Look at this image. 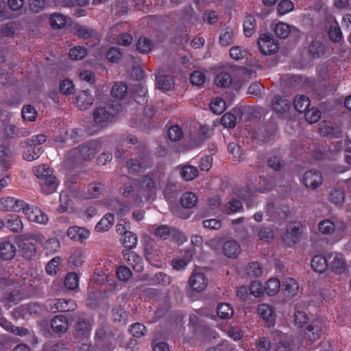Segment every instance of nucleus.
Returning a JSON list of instances; mask_svg holds the SVG:
<instances>
[{"mask_svg": "<svg viewBox=\"0 0 351 351\" xmlns=\"http://www.w3.org/2000/svg\"><path fill=\"white\" fill-rule=\"evenodd\" d=\"M16 247L9 241L0 243V257L4 260L12 259L16 254Z\"/></svg>", "mask_w": 351, "mask_h": 351, "instance_id": "6ab92c4d", "label": "nucleus"}, {"mask_svg": "<svg viewBox=\"0 0 351 351\" xmlns=\"http://www.w3.org/2000/svg\"><path fill=\"white\" fill-rule=\"evenodd\" d=\"M128 93V86L123 82L115 83L111 90L112 97L119 99H123Z\"/></svg>", "mask_w": 351, "mask_h": 351, "instance_id": "79ce46f5", "label": "nucleus"}, {"mask_svg": "<svg viewBox=\"0 0 351 351\" xmlns=\"http://www.w3.org/2000/svg\"><path fill=\"white\" fill-rule=\"evenodd\" d=\"M87 55V50L82 46H76L70 49L69 56L72 60H80L84 59Z\"/></svg>", "mask_w": 351, "mask_h": 351, "instance_id": "09e8293b", "label": "nucleus"}, {"mask_svg": "<svg viewBox=\"0 0 351 351\" xmlns=\"http://www.w3.org/2000/svg\"><path fill=\"white\" fill-rule=\"evenodd\" d=\"M168 136L171 141L176 142L183 137V132L178 125H174L169 129Z\"/></svg>", "mask_w": 351, "mask_h": 351, "instance_id": "69168bd1", "label": "nucleus"}, {"mask_svg": "<svg viewBox=\"0 0 351 351\" xmlns=\"http://www.w3.org/2000/svg\"><path fill=\"white\" fill-rule=\"evenodd\" d=\"M64 286L69 290H75L79 286V276L74 272L66 274L64 278Z\"/></svg>", "mask_w": 351, "mask_h": 351, "instance_id": "c03bdc74", "label": "nucleus"}, {"mask_svg": "<svg viewBox=\"0 0 351 351\" xmlns=\"http://www.w3.org/2000/svg\"><path fill=\"white\" fill-rule=\"evenodd\" d=\"M75 103L80 110H86L92 106L93 98L89 92L84 90L77 94L75 98Z\"/></svg>", "mask_w": 351, "mask_h": 351, "instance_id": "a211bd4d", "label": "nucleus"}, {"mask_svg": "<svg viewBox=\"0 0 351 351\" xmlns=\"http://www.w3.org/2000/svg\"><path fill=\"white\" fill-rule=\"evenodd\" d=\"M228 150L235 160L241 161L244 158V152L241 147L234 143H231L228 145Z\"/></svg>", "mask_w": 351, "mask_h": 351, "instance_id": "bf43d9fd", "label": "nucleus"}, {"mask_svg": "<svg viewBox=\"0 0 351 351\" xmlns=\"http://www.w3.org/2000/svg\"><path fill=\"white\" fill-rule=\"evenodd\" d=\"M256 24L254 16L248 15L245 17L243 23V32L247 37H250L256 30Z\"/></svg>", "mask_w": 351, "mask_h": 351, "instance_id": "58836bf2", "label": "nucleus"}, {"mask_svg": "<svg viewBox=\"0 0 351 351\" xmlns=\"http://www.w3.org/2000/svg\"><path fill=\"white\" fill-rule=\"evenodd\" d=\"M138 239L135 234L133 232H127L123 236L122 242L126 250H130L136 247Z\"/></svg>", "mask_w": 351, "mask_h": 351, "instance_id": "3c124183", "label": "nucleus"}, {"mask_svg": "<svg viewBox=\"0 0 351 351\" xmlns=\"http://www.w3.org/2000/svg\"><path fill=\"white\" fill-rule=\"evenodd\" d=\"M308 321L307 314L302 311H295L293 314V322L298 327H303Z\"/></svg>", "mask_w": 351, "mask_h": 351, "instance_id": "6e6d98bb", "label": "nucleus"}, {"mask_svg": "<svg viewBox=\"0 0 351 351\" xmlns=\"http://www.w3.org/2000/svg\"><path fill=\"white\" fill-rule=\"evenodd\" d=\"M93 120L96 125L104 126L110 121V114L104 108H97L93 112Z\"/></svg>", "mask_w": 351, "mask_h": 351, "instance_id": "aec40b11", "label": "nucleus"}, {"mask_svg": "<svg viewBox=\"0 0 351 351\" xmlns=\"http://www.w3.org/2000/svg\"><path fill=\"white\" fill-rule=\"evenodd\" d=\"M259 49L263 54H271L278 49V44L270 34H263L258 40Z\"/></svg>", "mask_w": 351, "mask_h": 351, "instance_id": "39448f33", "label": "nucleus"}, {"mask_svg": "<svg viewBox=\"0 0 351 351\" xmlns=\"http://www.w3.org/2000/svg\"><path fill=\"white\" fill-rule=\"evenodd\" d=\"M308 53L314 58H318L324 53V46L319 40H313L308 47Z\"/></svg>", "mask_w": 351, "mask_h": 351, "instance_id": "8fccbe9b", "label": "nucleus"}, {"mask_svg": "<svg viewBox=\"0 0 351 351\" xmlns=\"http://www.w3.org/2000/svg\"><path fill=\"white\" fill-rule=\"evenodd\" d=\"M26 145V150L23 152V158L27 161H33L38 159L41 154L43 149L38 146H31L29 145Z\"/></svg>", "mask_w": 351, "mask_h": 351, "instance_id": "c756f323", "label": "nucleus"}, {"mask_svg": "<svg viewBox=\"0 0 351 351\" xmlns=\"http://www.w3.org/2000/svg\"><path fill=\"white\" fill-rule=\"evenodd\" d=\"M50 24L53 29H60L67 23L66 16L60 13H53L50 16Z\"/></svg>", "mask_w": 351, "mask_h": 351, "instance_id": "f704fd0d", "label": "nucleus"}, {"mask_svg": "<svg viewBox=\"0 0 351 351\" xmlns=\"http://www.w3.org/2000/svg\"><path fill=\"white\" fill-rule=\"evenodd\" d=\"M75 33L81 38L86 39L95 35V31L93 29L77 25L74 27Z\"/></svg>", "mask_w": 351, "mask_h": 351, "instance_id": "49530a36", "label": "nucleus"}, {"mask_svg": "<svg viewBox=\"0 0 351 351\" xmlns=\"http://www.w3.org/2000/svg\"><path fill=\"white\" fill-rule=\"evenodd\" d=\"M156 189V182L152 177L145 176L136 180L134 188L127 186L123 189V194L125 197L130 196L131 192H134V202L136 206L139 205L143 199L147 200L152 197Z\"/></svg>", "mask_w": 351, "mask_h": 351, "instance_id": "f257e3e1", "label": "nucleus"}, {"mask_svg": "<svg viewBox=\"0 0 351 351\" xmlns=\"http://www.w3.org/2000/svg\"><path fill=\"white\" fill-rule=\"evenodd\" d=\"M322 176L319 171L310 170L303 177V182L307 188L315 189L322 183Z\"/></svg>", "mask_w": 351, "mask_h": 351, "instance_id": "f8f14e48", "label": "nucleus"}, {"mask_svg": "<svg viewBox=\"0 0 351 351\" xmlns=\"http://www.w3.org/2000/svg\"><path fill=\"white\" fill-rule=\"evenodd\" d=\"M257 313L268 326L274 324L275 313L271 306L267 304H261L257 307Z\"/></svg>", "mask_w": 351, "mask_h": 351, "instance_id": "9b49d317", "label": "nucleus"}, {"mask_svg": "<svg viewBox=\"0 0 351 351\" xmlns=\"http://www.w3.org/2000/svg\"><path fill=\"white\" fill-rule=\"evenodd\" d=\"M221 250L223 254L228 258H236L241 252L239 243L233 239L223 242Z\"/></svg>", "mask_w": 351, "mask_h": 351, "instance_id": "ddd939ff", "label": "nucleus"}, {"mask_svg": "<svg viewBox=\"0 0 351 351\" xmlns=\"http://www.w3.org/2000/svg\"><path fill=\"white\" fill-rule=\"evenodd\" d=\"M217 313L222 319H230L234 315V309L230 304L221 303L217 306Z\"/></svg>", "mask_w": 351, "mask_h": 351, "instance_id": "72a5a7b5", "label": "nucleus"}, {"mask_svg": "<svg viewBox=\"0 0 351 351\" xmlns=\"http://www.w3.org/2000/svg\"><path fill=\"white\" fill-rule=\"evenodd\" d=\"M157 86L162 91L170 90L174 86V80L171 76L157 74Z\"/></svg>", "mask_w": 351, "mask_h": 351, "instance_id": "393cba45", "label": "nucleus"}, {"mask_svg": "<svg viewBox=\"0 0 351 351\" xmlns=\"http://www.w3.org/2000/svg\"><path fill=\"white\" fill-rule=\"evenodd\" d=\"M101 144L97 141L88 142L77 148L74 149L73 154H80L82 155L84 160H89L93 158L100 150Z\"/></svg>", "mask_w": 351, "mask_h": 351, "instance_id": "0eeeda50", "label": "nucleus"}, {"mask_svg": "<svg viewBox=\"0 0 351 351\" xmlns=\"http://www.w3.org/2000/svg\"><path fill=\"white\" fill-rule=\"evenodd\" d=\"M226 106L223 100L219 97H216L213 99L210 104V110L217 114H220L224 112Z\"/></svg>", "mask_w": 351, "mask_h": 351, "instance_id": "de8ad7c7", "label": "nucleus"}, {"mask_svg": "<svg viewBox=\"0 0 351 351\" xmlns=\"http://www.w3.org/2000/svg\"><path fill=\"white\" fill-rule=\"evenodd\" d=\"M224 331L234 341L240 340L243 336V330L239 326H231Z\"/></svg>", "mask_w": 351, "mask_h": 351, "instance_id": "4d7b16f0", "label": "nucleus"}, {"mask_svg": "<svg viewBox=\"0 0 351 351\" xmlns=\"http://www.w3.org/2000/svg\"><path fill=\"white\" fill-rule=\"evenodd\" d=\"M5 226L14 232H19L23 228L21 217L17 215H10L7 217Z\"/></svg>", "mask_w": 351, "mask_h": 351, "instance_id": "bb28decb", "label": "nucleus"}, {"mask_svg": "<svg viewBox=\"0 0 351 351\" xmlns=\"http://www.w3.org/2000/svg\"><path fill=\"white\" fill-rule=\"evenodd\" d=\"M193 258V254L191 251L188 252L184 258L175 259L172 261V265L174 269L180 270L184 269Z\"/></svg>", "mask_w": 351, "mask_h": 351, "instance_id": "603ef678", "label": "nucleus"}, {"mask_svg": "<svg viewBox=\"0 0 351 351\" xmlns=\"http://www.w3.org/2000/svg\"><path fill=\"white\" fill-rule=\"evenodd\" d=\"M22 116L25 121H34L37 117V112L34 107L31 105H27L23 107Z\"/></svg>", "mask_w": 351, "mask_h": 351, "instance_id": "5fc2aeb1", "label": "nucleus"}, {"mask_svg": "<svg viewBox=\"0 0 351 351\" xmlns=\"http://www.w3.org/2000/svg\"><path fill=\"white\" fill-rule=\"evenodd\" d=\"M60 91L64 95H71L74 90V84L72 80L66 79L60 83Z\"/></svg>", "mask_w": 351, "mask_h": 351, "instance_id": "0e129e2a", "label": "nucleus"}, {"mask_svg": "<svg viewBox=\"0 0 351 351\" xmlns=\"http://www.w3.org/2000/svg\"><path fill=\"white\" fill-rule=\"evenodd\" d=\"M250 292L254 297H260L265 292L264 286L258 280L253 281L249 288Z\"/></svg>", "mask_w": 351, "mask_h": 351, "instance_id": "052dcab7", "label": "nucleus"}, {"mask_svg": "<svg viewBox=\"0 0 351 351\" xmlns=\"http://www.w3.org/2000/svg\"><path fill=\"white\" fill-rule=\"evenodd\" d=\"M66 234L71 240L82 243L90 237V232L87 228L73 226L68 228Z\"/></svg>", "mask_w": 351, "mask_h": 351, "instance_id": "4468645a", "label": "nucleus"}, {"mask_svg": "<svg viewBox=\"0 0 351 351\" xmlns=\"http://www.w3.org/2000/svg\"><path fill=\"white\" fill-rule=\"evenodd\" d=\"M323 330L324 327L320 321L317 320L313 322L307 327L308 332L307 333V335L311 339H315L319 337V334L323 332Z\"/></svg>", "mask_w": 351, "mask_h": 351, "instance_id": "c9c22d12", "label": "nucleus"}, {"mask_svg": "<svg viewBox=\"0 0 351 351\" xmlns=\"http://www.w3.org/2000/svg\"><path fill=\"white\" fill-rule=\"evenodd\" d=\"M77 307L75 302L71 299H50L45 303V308L51 312L70 311Z\"/></svg>", "mask_w": 351, "mask_h": 351, "instance_id": "f03ea898", "label": "nucleus"}, {"mask_svg": "<svg viewBox=\"0 0 351 351\" xmlns=\"http://www.w3.org/2000/svg\"><path fill=\"white\" fill-rule=\"evenodd\" d=\"M116 274L121 281H127L132 277V271L125 266H120L117 268Z\"/></svg>", "mask_w": 351, "mask_h": 351, "instance_id": "338daca9", "label": "nucleus"}, {"mask_svg": "<svg viewBox=\"0 0 351 351\" xmlns=\"http://www.w3.org/2000/svg\"><path fill=\"white\" fill-rule=\"evenodd\" d=\"M303 229L300 222L295 221L288 224L286 233L283 236V241L288 245H294L298 240Z\"/></svg>", "mask_w": 351, "mask_h": 351, "instance_id": "423d86ee", "label": "nucleus"}, {"mask_svg": "<svg viewBox=\"0 0 351 351\" xmlns=\"http://www.w3.org/2000/svg\"><path fill=\"white\" fill-rule=\"evenodd\" d=\"M51 325L56 332H62L68 328V321L64 316L57 315L52 319Z\"/></svg>", "mask_w": 351, "mask_h": 351, "instance_id": "c85d7f7f", "label": "nucleus"}, {"mask_svg": "<svg viewBox=\"0 0 351 351\" xmlns=\"http://www.w3.org/2000/svg\"><path fill=\"white\" fill-rule=\"evenodd\" d=\"M43 246L46 253L51 254L56 253L60 249V245L57 239L51 238L46 241Z\"/></svg>", "mask_w": 351, "mask_h": 351, "instance_id": "864d4df0", "label": "nucleus"}, {"mask_svg": "<svg viewBox=\"0 0 351 351\" xmlns=\"http://www.w3.org/2000/svg\"><path fill=\"white\" fill-rule=\"evenodd\" d=\"M275 339L278 341L276 351H290L291 349L292 341L287 335L280 332L275 334Z\"/></svg>", "mask_w": 351, "mask_h": 351, "instance_id": "412c9836", "label": "nucleus"}, {"mask_svg": "<svg viewBox=\"0 0 351 351\" xmlns=\"http://www.w3.org/2000/svg\"><path fill=\"white\" fill-rule=\"evenodd\" d=\"M271 106L277 113L285 112L289 108V101L280 96H276L272 100Z\"/></svg>", "mask_w": 351, "mask_h": 351, "instance_id": "cd10ccee", "label": "nucleus"}, {"mask_svg": "<svg viewBox=\"0 0 351 351\" xmlns=\"http://www.w3.org/2000/svg\"><path fill=\"white\" fill-rule=\"evenodd\" d=\"M23 213L27 219L36 223L45 225L49 221V217L45 212L37 206H29L27 203Z\"/></svg>", "mask_w": 351, "mask_h": 351, "instance_id": "7ed1b4c3", "label": "nucleus"}, {"mask_svg": "<svg viewBox=\"0 0 351 351\" xmlns=\"http://www.w3.org/2000/svg\"><path fill=\"white\" fill-rule=\"evenodd\" d=\"M275 33L279 38H285L290 34V27L287 23H278L276 25Z\"/></svg>", "mask_w": 351, "mask_h": 351, "instance_id": "680f3d73", "label": "nucleus"}, {"mask_svg": "<svg viewBox=\"0 0 351 351\" xmlns=\"http://www.w3.org/2000/svg\"><path fill=\"white\" fill-rule=\"evenodd\" d=\"M114 215L111 213H108L97 223L95 230L97 232H105L108 230L114 223Z\"/></svg>", "mask_w": 351, "mask_h": 351, "instance_id": "2f4dec72", "label": "nucleus"}, {"mask_svg": "<svg viewBox=\"0 0 351 351\" xmlns=\"http://www.w3.org/2000/svg\"><path fill=\"white\" fill-rule=\"evenodd\" d=\"M34 175L38 178V183L49 176H53V171L51 168L46 165H40L33 167Z\"/></svg>", "mask_w": 351, "mask_h": 351, "instance_id": "4be33fe9", "label": "nucleus"}, {"mask_svg": "<svg viewBox=\"0 0 351 351\" xmlns=\"http://www.w3.org/2000/svg\"><path fill=\"white\" fill-rule=\"evenodd\" d=\"M246 274L250 278H258L263 274V267L258 262H253L246 267Z\"/></svg>", "mask_w": 351, "mask_h": 351, "instance_id": "a19ab883", "label": "nucleus"}, {"mask_svg": "<svg viewBox=\"0 0 351 351\" xmlns=\"http://www.w3.org/2000/svg\"><path fill=\"white\" fill-rule=\"evenodd\" d=\"M229 53L233 60L239 61L247 57V51L241 46L234 45L230 49Z\"/></svg>", "mask_w": 351, "mask_h": 351, "instance_id": "37998d69", "label": "nucleus"}, {"mask_svg": "<svg viewBox=\"0 0 351 351\" xmlns=\"http://www.w3.org/2000/svg\"><path fill=\"white\" fill-rule=\"evenodd\" d=\"M265 292L268 295H276L280 289V282L276 278H269L264 285Z\"/></svg>", "mask_w": 351, "mask_h": 351, "instance_id": "473e14b6", "label": "nucleus"}, {"mask_svg": "<svg viewBox=\"0 0 351 351\" xmlns=\"http://www.w3.org/2000/svg\"><path fill=\"white\" fill-rule=\"evenodd\" d=\"M235 32L230 27H226L221 30L219 36V43L223 47H228L234 41Z\"/></svg>", "mask_w": 351, "mask_h": 351, "instance_id": "b1692460", "label": "nucleus"}, {"mask_svg": "<svg viewBox=\"0 0 351 351\" xmlns=\"http://www.w3.org/2000/svg\"><path fill=\"white\" fill-rule=\"evenodd\" d=\"M329 268L335 274H342L347 270V265L343 255L340 253L334 252L330 255Z\"/></svg>", "mask_w": 351, "mask_h": 351, "instance_id": "1a4fd4ad", "label": "nucleus"}, {"mask_svg": "<svg viewBox=\"0 0 351 351\" xmlns=\"http://www.w3.org/2000/svg\"><path fill=\"white\" fill-rule=\"evenodd\" d=\"M312 268L318 273H324L328 267L325 257L321 255L315 256L311 261Z\"/></svg>", "mask_w": 351, "mask_h": 351, "instance_id": "7c9ffc66", "label": "nucleus"}, {"mask_svg": "<svg viewBox=\"0 0 351 351\" xmlns=\"http://www.w3.org/2000/svg\"><path fill=\"white\" fill-rule=\"evenodd\" d=\"M20 251L22 256L27 260L33 259L36 255L35 244L29 240H26L20 245Z\"/></svg>", "mask_w": 351, "mask_h": 351, "instance_id": "5701e85b", "label": "nucleus"}, {"mask_svg": "<svg viewBox=\"0 0 351 351\" xmlns=\"http://www.w3.org/2000/svg\"><path fill=\"white\" fill-rule=\"evenodd\" d=\"M299 285L292 278H286L282 282V293L287 298H293L297 295Z\"/></svg>", "mask_w": 351, "mask_h": 351, "instance_id": "f3484780", "label": "nucleus"}, {"mask_svg": "<svg viewBox=\"0 0 351 351\" xmlns=\"http://www.w3.org/2000/svg\"><path fill=\"white\" fill-rule=\"evenodd\" d=\"M147 166V160L140 161L137 159H132L127 162V167L131 173L143 171Z\"/></svg>", "mask_w": 351, "mask_h": 351, "instance_id": "ea45409f", "label": "nucleus"}, {"mask_svg": "<svg viewBox=\"0 0 351 351\" xmlns=\"http://www.w3.org/2000/svg\"><path fill=\"white\" fill-rule=\"evenodd\" d=\"M152 42L147 38H140L136 43L138 50L141 53H147L151 50Z\"/></svg>", "mask_w": 351, "mask_h": 351, "instance_id": "774afa93", "label": "nucleus"}, {"mask_svg": "<svg viewBox=\"0 0 351 351\" xmlns=\"http://www.w3.org/2000/svg\"><path fill=\"white\" fill-rule=\"evenodd\" d=\"M26 202L14 197H5L0 199V210L19 213L23 211Z\"/></svg>", "mask_w": 351, "mask_h": 351, "instance_id": "20e7f679", "label": "nucleus"}, {"mask_svg": "<svg viewBox=\"0 0 351 351\" xmlns=\"http://www.w3.org/2000/svg\"><path fill=\"white\" fill-rule=\"evenodd\" d=\"M318 230L323 234H331L335 230V224L330 219H324L318 223Z\"/></svg>", "mask_w": 351, "mask_h": 351, "instance_id": "a18cd8bd", "label": "nucleus"}, {"mask_svg": "<svg viewBox=\"0 0 351 351\" xmlns=\"http://www.w3.org/2000/svg\"><path fill=\"white\" fill-rule=\"evenodd\" d=\"M38 184L40 191L44 195H50L56 192L59 186V182L55 176H49Z\"/></svg>", "mask_w": 351, "mask_h": 351, "instance_id": "dca6fc26", "label": "nucleus"}, {"mask_svg": "<svg viewBox=\"0 0 351 351\" xmlns=\"http://www.w3.org/2000/svg\"><path fill=\"white\" fill-rule=\"evenodd\" d=\"M295 109L299 112H306L310 106V101L306 96H297L293 101Z\"/></svg>", "mask_w": 351, "mask_h": 351, "instance_id": "e433bc0d", "label": "nucleus"}, {"mask_svg": "<svg viewBox=\"0 0 351 351\" xmlns=\"http://www.w3.org/2000/svg\"><path fill=\"white\" fill-rule=\"evenodd\" d=\"M123 254L125 261L133 268L134 271L137 272L143 271L144 264L141 257L130 250H123Z\"/></svg>", "mask_w": 351, "mask_h": 351, "instance_id": "9d476101", "label": "nucleus"}, {"mask_svg": "<svg viewBox=\"0 0 351 351\" xmlns=\"http://www.w3.org/2000/svg\"><path fill=\"white\" fill-rule=\"evenodd\" d=\"M320 118L321 112L317 108H312L305 112V119L310 123L318 121Z\"/></svg>", "mask_w": 351, "mask_h": 351, "instance_id": "e2e57ef3", "label": "nucleus"}, {"mask_svg": "<svg viewBox=\"0 0 351 351\" xmlns=\"http://www.w3.org/2000/svg\"><path fill=\"white\" fill-rule=\"evenodd\" d=\"M189 284L193 291L202 292L208 285V279L199 269H195L189 280Z\"/></svg>", "mask_w": 351, "mask_h": 351, "instance_id": "6e6552de", "label": "nucleus"}, {"mask_svg": "<svg viewBox=\"0 0 351 351\" xmlns=\"http://www.w3.org/2000/svg\"><path fill=\"white\" fill-rule=\"evenodd\" d=\"M197 195L191 192H187L182 195L180 202L183 207L191 208L195 206L197 203Z\"/></svg>", "mask_w": 351, "mask_h": 351, "instance_id": "4c0bfd02", "label": "nucleus"}, {"mask_svg": "<svg viewBox=\"0 0 351 351\" xmlns=\"http://www.w3.org/2000/svg\"><path fill=\"white\" fill-rule=\"evenodd\" d=\"M319 132L323 136H330L334 138H339L341 135V130L338 126H333L330 121H323L319 123Z\"/></svg>", "mask_w": 351, "mask_h": 351, "instance_id": "2eb2a0df", "label": "nucleus"}, {"mask_svg": "<svg viewBox=\"0 0 351 351\" xmlns=\"http://www.w3.org/2000/svg\"><path fill=\"white\" fill-rule=\"evenodd\" d=\"M181 177L186 181H190L195 179L199 173L196 167L186 165L178 167Z\"/></svg>", "mask_w": 351, "mask_h": 351, "instance_id": "a878e982", "label": "nucleus"}, {"mask_svg": "<svg viewBox=\"0 0 351 351\" xmlns=\"http://www.w3.org/2000/svg\"><path fill=\"white\" fill-rule=\"evenodd\" d=\"M215 83L220 87H228L232 83V78L228 73H220L215 78Z\"/></svg>", "mask_w": 351, "mask_h": 351, "instance_id": "13d9d810", "label": "nucleus"}]
</instances>
